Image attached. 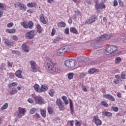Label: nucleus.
I'll list each match as a JSON object with an SVG mask.
<instances>
[{"instance_id": "obj_36", "label": "nucleus", "mask_w": 126, "mask_h": 126, "mask_svg": "<svg viewBox=\"0 0 126 126\" xmlns=\"http://www.w3.org/2000/svg\"><path fill=\"white\" fill-rule=\"evenodd\" d=\"M73 73H69L67 74V77L68 79L70 80V79H72V78H73Z\"/></svg>"}, {"instance_id": "obj_45", "label": "nucleus", "mask_w": 126, "mask_h": 126, "mask_svg": "<svg viewBox=\"0 0 126 126\" xmlns=\"http://www.w3.org/2000/svg\"><path fill=\"white\" fill-rule=\"evenodd\" d=\"M121 58L117 57L115 59V63H121Z\"/></svg>"}, {"instance_id": "obj_47", "label": "nucleus", "mask_w": 126, "mask_h": 126, "mask_svg": "<svg viewBox=\"0 0 126 126\" xmlns=\"http://www.w3.org/2000/svg\"><path fill=\"white\" fill-rule=\"evenodd\" d=\"M56 32H57V31L56 30V29L55 28L52 29V32H51L52 36H54Z\"/></svg>"}, {"instance_id": "obj_58", "label": "nucleus", "mask_w": 126, "mask_h": 126, "mask_svg": "<svg viewBox=\"0 0 126 126\" xmlns=\"http://www.w3.org/2000/svg\"><path fill=\"white\" fill-rule=\"evenodd\" d=\"M113 6H118V1L114 0L113 2Z\"/></svg>"}, {"instance_id": "obj_8", "label": "nucleus", "mask_w": 126, "mask_h": 126, "mask_svg": "<svg viewBox=\"0 0 126 126\" xmlns=\"http://www.w3.org/2000/svg\"><path fill=\"white\" fill-rule=\"evenodd\" d=\"M35 35H37V32L33 30L27 32L25 37L27 39H33Z\"/></svg>"}, {"instance_id": "obj_34", "label": "nucleus", "mask_w": 126, "mask_h": 126, "mask_svg": "<svg viewBox=\"0 0 126 126\" xmlns=\"http://www.w3.org/2000/svg\"><path fill=\"white\" fill-rule=\"evenodd\" d=\"M21 25L24 27V28H25L26 29H27V26L28 25V22H23L21 23Z\"/></svg>"}, {"instance_id": "obj_2", "label": "nucleus", "mask_w": 126, "mask_h": 126, "mask_svg": "<svg viewBox=\"0 0 126 126\" xmlns=\"http://www.w3.org/2000/svg\"><path fill=\"white\" fill-rule=\"evenodd\" d=\"M105 51L110 55L115 56L118 52V47L115 45H110L106 47Z\"/></svg>"}, {"instance_id": "obj_29", "label": "nucleus", "mask_w": 126, "mask_h": 126, "mask_svg": "<svg viewBox=\"0 0 126 126\" xmlns=\"http://www.w3.org/2000/svg\"><path fill=\"white\" fill-rule=\"evenodd\" d=\"M7 108H8V103L6 102L0 108V110H1V111H4V110H6V109H7Z\"/></svg>"}, {"instance_id": "obj_38", "label": "nucleus", "mask_w": 126, "mask_h": 126, "mask_svg": "<svg viewBox=\"0 0 126 126\" xmlns=\"http://www.w3.org/2000/svg\"><path fill=\"white\" fill-rule=\"evenodd\" d=\"M56 104L58 106H60L61 105L63 104V101L60 99H57L56 100Z\"/></svg>"}, {"instance_id": "obj_10", "label": "nucleus", "mask_w": 126, "mask_h": 126, "mask_svg": "<svg viewBox=\"0 0 126 126\" xmlns=\"http://www.w3.org/2000/svg\"><path fill=\"white\" fill-rule=\"evenodd\" d=\"M94 121L96 125V126H101L102 125V121L99 119L98 116H95L94 117Z\"/></svg>"}, {"instance_id": "obj_48", "label": "nucleus", "mask_w": 126, "mask_h": 126, "mask_svg": "<svg viewBox=\"0 0 126 126\" xmlns=\"http://www.w3.org/2000/svg\"><path fill=\"white\" fill-rule=\"evenodd\" d=\"M111 109L112 110V111H114V112H118V111H119V108L117 107H112Z\"/></svg>"}, {"instance_id": "obj_54", "label": "nucleus", "mask_w": 126, "mask_h": 126, "mask_svg": "<svg viewBox=\"0 0 126 126\" xmlns=\"http://www.w3.org/2000/svg\"><path fill=\"white\" fill-rule=\"evenodd\" d=\"M118 2L120 6H124V3L123 2V1H122L121 0H119Z\"/></svg>"}, {"instance_id": "obj_33", "label": "nucleus", "mask_w": 126, "mask_h": 126, "mask_svg": "<svg viewBox=\"0 0 126 126\" xmlns=\"http://www.w3.org/2000/svg\"><path fill=\"white\" fill-rule=\"evenodd\" d=\"M66 25V24H65V23L63 21H61L58 24L59 27H65Z\"/></svg>"}, {"instance_id": "obj_27", "label": "nucleus", "mask_w": 126, "mask_h": 126, "mask_svg": "<svg viewBox=\"0 0 126 126\" xmlns=\"http://www.w3.org/2000/svg\"><path fill=\"white\" fill-rule=\"evenodd\" d=\"M27 6H28V7H31V8L35 7V6H36V3H35L34 2H29L27 4Z\"/></svg>"}, {"instance_id": "obj_46", "label": "nucleus", "mask_w": 126, "mask_h": 126, "mask_svg": "<svg viewBox=\"0 0 126 126\" xmlns=\"http://www.w3.org/2000/svg\"><path fill=\"white\" fill-rule=\"evenodd\" d=\"M69 107L70 109H73V103L72 102V100L71 99L69 100Z\"/></svg>"}, {"instance_id": "obj_18", "label": "nucleus", "mask_w": 126, "mask_h": 126, "mask_svg": "<svg viewBox=\"0 0 126 126\" xmlns=\"http://www.w3.org/2000/svg\"><path fill=\"white\" fill-rule=\"evenodd\" d=\"M4 43L8 47L13 46V42H9V40L7 39H4Z\"/></svg>"}, {"instance_id": "obj_64", "label": "nucleus", "mask_w": 126, "mask_h": 126, "mask_svg": "<svg viewBox=\"0 0 126 126\" xmlns=\"http://www.w3.org/2000/svg\"><path fill=\"white\" fill-rule=\"evenodd\" d=\"M75 126H80L81 125H80V122H76V123H75Z\"/></svg>"}, {"instance_id": "obj_32", "label": "nucleus", "mask_w": 126, "mask_h": 126, "mask_svg": "<svg viewBox=\"0 0 126 126\" xmlns=\"http://www.w3.org/2000/svg\"><path fill=\"white\" fill-rule=\"evenodd\" d=\"M39 87H40L39 86V85L37 84H35L33 86L34 90H35V91L38 92L39 93H40V88H39Z\"/></svg>"}, {"instance_id": "obj_56", "label": "nucleus", "mask_w": 126, "mask_h": 126, "mask_svg": "<svg viewBox=\"0 0 126 126\" xmlns=\"http://www.w3.org/2000/svg\"><path fill=\"white\" fill-rule=\"evenodd\" d=\"M85 1L86 3H88V4H91V3H92V0H85Z\"/></svg>"}, {"instance_id": "obj_16", "label": "nucleus", "mask_w": 126, "mask_h": 126, "mask_svg": "<svg viewBox=\"0 0 126 126\" xmlns=\"http://www.w3.org/2000/svg\"><path fill=\"white\" fill-rule=\"evenodd\" d=\"M16 31L15 29H7L5 30L6 33H9L10 34H13L15 33Z\"/></svg>"}, {"instance_id": "obj_6", "label": "nucleus", "mask_w": 126, "mask_h": 126, "mask_svg": "<svg viewBox=\"0 0 126 126\" xmlns=\"http://www.w3.org/2000/svg\"><path fill=\"white\" fill-rule=\"evenodd\" d=\"M76 65V61L73 59L66 60L64 62V65L66 67H74Z\"/></svg>"}, {"instance_id": "obj_39", "label": "nucleus", "mask_w": 126, "mask_h": 126, "mask_svg": "<svg viewBox=\"0 0 126 126\" xmlns=\"http://www.w3.org/2000/svg\"><path fill=\"white\" fill-rule=\"evenodd\" d=\"M36 111H37V108H33L30 110V113L32 115H33V114H34V113H36Z\"/></svg>"}, {"instance_id": "obj_24", "label": "nucleus", "mask_w": 126, "mask_h": 126, "mask_svg": "<svg viewBox=\"0 0 126 126\" xmlns=\"http://www.w3.org/2000/svg\"><path fill=\"white\" fill-rule=\"evenodd\" d=\"M40 114L43 118H46V109H40Z\"/></svg>"}, {"instance_id": "obj_30", "label": "nucleus", "mask_w": 126, "mask_h": 126, "mask_svg": "<svg viewBox=\"0 0 126 126\" xmlns=\"http://www.w3.org/2000/svg\"><path fill=\"white\" fill-rule=\"evenodd\" d=\"M70 32L71 33H73L74 34H77L78 32L77 30L74 27H71L70 28Z\"/></svg>"}, {"instance_id": "obj_53", "label": "nucleus", "mask_w": 126, "mask_h": 126, "mask_svg": "<svg viewBox=\"0 0 126 126\" xmlns=\"http://www.w3.org/2000/svg\"><path fill=\"white\" fill-rule=\"evenodd\" d=\"M34 101L33 100V99L31 98H30L28 99V102H29V103H30L31 104H33V102Z\"/></svg>"}, {"instance_id": "obj_12", "label": "nucleus", "mask_w": 126, "mask_h": 126, "mask_svg": "<svg viewBox=\"0 0 126 126\" xmlns=\"http://www.w3.org/2000/svg\"><path fill=\"white\" fill-rule=\"evenodd\" d=\"M103 96L104 98H105V99H108V100H110V101H115V98L113 97V96L111 94H104Z\"/></svg>"}, {"instance_id": "obj_51", "label": "nucleus", "mask_w": 126, "mask_h": 126, "mask_svg": "<svg viewBox=\"0 0 126 126\" xmlns=\"http://www.w3.org/2000/svg\"><path fill=\"white\" fill-rule=\"evenodd\" d=\"M64 33H66L67 35H68V34H69V29H68V28L64 29Z\"/></svg>"}, {"instance_id": "obj_5", "label": "nucleus", "mask_w": 126, "mask_h": 126, "mask_svg": "<svg viewBox=\"0 0 126 126\" xmlns=\"http://www.w3.org/2000/svg\"><path fill=\"white\" fill-rule=\"evenodd\" d=\"M69 51H70V46L67 45L63 46L58 51L57 55L58 56H62V55H63L64 53L69 52Z\"/></svg>"}, {"instance_id": "obj_49", "label": "nucleus", "mask_w": 126, "mask_h": 126, "mask_svg": "<svg viewBox=\"0 0 126 126\" xmlns=\"http://www.w3.org/2000/svg\"><path fill=\"white\" fill-rule=\"evenodd\" d=\"M121 78L122 79H126V73L125 72L122 73Z\"/></svg>"}, {"instance_id": "obj_42", "label": "nucleus", "mask_w": 126, "mask_h": 126, "mask_svg": "<svg viewBox=\"0 0 126 126\" xmlns=\"http://www.w3.org/2000/svg\"><path fill=\"white\" fill-rule=\"evenodd\" d=\"M31 70L32 72H37V68H36V66L31 67Z\"/></svg>"}, {"instance_id": "obj_37", "label": "nucleus", "mask_w": 126, "mask_h": 126, "mask_svg": "<svg viewBox=\"0 0 126 126\" xmlns=\"http://www.w3.org/2000/svg\"><path fill=\"white\" fill-rule=\"evenodd\" d=\"M30 63L31 65V67L36 66V65H37L36 62H35V61H31L30 62Z\"/></svg>"}, {"instance_id": "obj_40", "label": "nucleus", "mask_w": 126, "mask_h": 126, "mask_svg": "<svg viewBox=\"0 0 126 126\" xmlns=\"http://www.w3.org/2000/svg\"><path fill=\"white\" fill-rule=\"evenodd\" d=\"M100 104L102 105V106H104V107H109V104L106 103V101L104 100L101 101Z\"/></svg>"}, {"instance_id": "obj_14", "label": "nucleus", "mask_w": 126, "mask_h": 126, "mask_svg": "<svg viewBox=\"0 0 126 126\" xmlns=\"http://www.w3.org/2000/svg\"><path fill=\"white\" fill-rule=\"evenodd\" d=\"M102 116H104V117H107V118H111L112 116H113V113L107 112V111H102Z\"/></svg>"}, {"instance_id": "obj_23", "label": "nucleus", "mask_w": 126, "mask_h": 126, "mask_svg": "<svg viewBox=\"0 0 126 126\" xmlns=\"http://www.w3.org/2000/svg\"><path fill=\"white\" fill-rule=\"evenodd\" d=\"M18 6L21 9H24V10H26V6L23 3L19 2L18 3Z\"/></svg>"}, {"instance_id": "obj_9", "label": "nucleus", "mask_w": 126, "mask_h": 126, "mask_svg": "<svg viewBox=\"0 0 126 126\" xmlns=\"http://www.w3.org/2000/svg\"><path fill=\"white\" fill-rule=\"evenodd\" d=\"M97 20V17L95 16H91L89 19L86 20L85 23V24H91V23H94Z\"/></svg>"}, {"instance_id": "obj_44", "label": "nucleus", "mask_w": 126, "mask_h": 126, "mask_svg": "<svg viewBox=\"0 0 126 126\" xmlns=\"http://www.w3.org/2000/svg\"><path fill=\"white\" fill-rule=\"evenodd\" d=\"M48 112L49 114H53L54 110H53V109L52 108H51V107H48Z\"/></svg>"}, {"instance_id": "obj_25", "label": "nucleus", "mask_w": 126, "mask_h": 126, "mask_svg": "<svg viewBox=\"0 0 126 126\" xmlns=\"http://www.w3.org/2000/svg\"><path fill=\"white\" fill-rule=\"evenodd\" d=\"M56 93V91L54 89H51L48 92V94L51 96V97H54L55 94Z\"/></svg>"}, {"instance_id": "obj_31", "label": "nucleus", "mask_w": 126, "mask_h": 126, "mask_svg": "<svg viewBox=\"0 0 126 126\" xmlns=\"http://www.w3.org/2000/svg\"><path fill=\"white\" fill-rule=\"evenodd\" d=\"M17 85H18V83L17 82H13V83H12L11 84H9L8 85V87H9V88H10L11 87H16L17 86Z\"/></svg>"}, {"instance_id": "obj_13", "label": "nucleus", "mask_w": 126, "mask_h": 126, "mask_svg": "<svg viewBox=\"0 0 126 126\" xmlns=\"http://www.w3.org/2000/svg\"><path fill=\"white\" fill-rule=\"evenodd\" d=\"M22 49L25 53H29V46H27L26 44H23L22 45Z\"/></svg>"}, {"instance_id": "obj_11", "label": "nucleus", "mask_w": 126, "mask_h": 126, "mask_svg": "<svg viewBox=\"0 0 126 126\" xmlns=\"http://www.w3.org/2000/svg\"><path fill=\"white\" fill-rule=\"evenodd\" d=\"M95 9H102V8H105L106 6L103 3H101L99 4L94 5Z\"/></svg>"}, {"instance_id": "obj_20", "label": "nucleus", "mask_w": 126, "mask_h": 126, "mask_svg": "<svg viewBox=\"0 0 126 126\" xmlns=\"http://www.w3.org/2000/svg\"><path fill=\"white\" fill-rule=\"evenodd\" d=\"M96 71H97V72H99V70H97L96 68H92L89 70L88 73L90 74H93V73H94V72H96Z\"/></svg>"}, {"instance_id": "obj_3", "label": "nucleus", "mask_w": 126, "mask_h": 126, "mask_svg": "<svg viewBox=\"0 0 126 126\" xmlns=\"http://www.w3.org/2000/svg\"><path fill=\"white\" fill-rule=\"evenodd\" d=\"M110 38L111 35L104 34L101 35L99 37L96 38V39L95 40V44L96 45H99V44L101 43V41H106V40H108Z\"/></svg>"}, {"instance_id": "obj_62", "label": "nucleus", "mask_w": 126, "mask_h": 126, "mask_svg": "<svg viewBox=\"0 0 126 126\" xmlns=\"http://www.w3.org/2000/svg\"><path fill=\"white\" fill-rule=\"evenodd\" d=\"M117 96L119 97V98H121L122 97V94L120 93H117Z\"/></svg>"}, {"instance_id": "obj_28", "label": "nucleus", "mask_w": 126, "mask_h": 126, "mask_svg": "<svg viewBox=\"0 0 126 126\" xmlns=\"http://www.w3.org/2000/svg\"><path fill=\"white\" fill-rule=\"evenodd\" d=\"M0 70L1 71L2 70H6V66H5V64L4 63H2L0 65Z\"/></svg>"}, {"instance_id": "obj_57", "label": "nucleus", "mask_w": 126, "mask_h": 126, "mask_svg": "<svg viewBox=\"0 0 126 126\" xmlns=\"http://www.w3.org/2000/svg\"><path fill=\"white\" fill-rule=\"evenodd\" d=\"M75 14L77 16H79V15H80V12L79 11H78V10L75 11Z\"/></svg>"}, {"instance_id": "obj_43", "label": "nucleus", "mask_w": 126, "mask_h": 126, "mask_svg": "<svg viewBox=\"0 0 126 126\" xmlns=\"http://www.w3.org/2000/svg\"><path fill=\"white\" fill-rule=\"evenodd\" d=\"M13 25H14L13 23L11 22V23H8L7 24L6 27H7V28H11V27H12L13 26Z\"/></svg>"}, {"instance_id": "obj_50", "label": "nucleus", "mask_w": 126, "mask_h": 126, "mask_svg": "<svg viewBox=\"0 0 126 126\" xmlns=\"http://www.w3.org/2000/svg\"><path fill=\"white\" fill-rule=\"evenodd\" d=\"M58 107L61 111H63L64 110V106L63 104L58 106Z\"/></svg>"}, {"instance_id": "obj_61", "label": "nucleus", "mask_w": 126, "mask_h": 126, "mask_svg": "<svg viewBox=\"0 0 126 126\" xmlns=\"http://www.w3.org/2000/svg\"><path fill=\"white\" fill-rule=\"evenodd\" d=\"M4 8V4L0 2V9Z\"/></svg>"}, {"instance_id": "obj_1", "label": "nucleus", "mask_w": 126, "mask_h": 126, "mask_svg": "<svg viewBox=\"0 0 126 126\" xmlns=\"http://www.w3.org/2000/svg\"><path fill=\"white\" fill-rule=\"evenodd\" d=\"M46 60L47 62L45 63V67L48 70H49L51 73H61L62 72L61 70L55 67V64L51 59L47 58Z\"/></svg>"}, {"instance_id": "obj_55", "label": "nucleus", "mask_w": 126, "mask_h": 126, "mask_svg": "<svg viewBox=\"0 0 126 126\" xmlns=\"http://www.w3.org/2000/svg\"><path fill=\"white\" fill-rule=\"evenodd\" d=\"M13 64V63L12 62H8V66L9 67H12V65Z\"/></svg>"}, {"instance_id": "obj_60", "label": "nucleus", "mask_w": 126, "mask_h": 126, "mask_svg": "<svg viewBox=\"0 0 126 126\" xmlns=\"http://www.w3.org/2000/svg\"><path fill=\"white\" fill-rule=\"evenodd\" d=\"M42 31H43V28L37 29V32L38 33H42Z\"/></svg>"}, {"instance_id": "obj_41", "label": "nucleus", "mask_w": 126, "mask_h": 126, "mask_svg": "<svg viewBox=\"0 0 126 126\" xmlns=\"http://www.w3.org/2000/svg\"><path fill=\"white\" fill-rule=\"evenodd\" d=\"M12 53L13 54V55H18V56L20 55V52L17 50H12Z\"/></svg>"}, {"instance_id": "obj_52", "label": "nucleus", "mask_w": 126, "mask_h": 126, "mask_svg": "<svg viewBox=\"0 0 126 126\" xmlns=\"http://www.w3.org/2000/svg\"><path fill=\"white\" fill-rule=\"evenodd\" d=\"M11 38L14 41H17V39H18V38L17 37V36H16V35H13L11 36Z\"/></svg>"}, {"instance_id": "obj_7", "label": "nucleus", "mask_w": 126, "mask_h": 126, "mask_svg": "<svg viewBox=\"0 0 126 126\" xmlns=\"http://www.w3.org/2000/svg\"><path fill=\"white\" fill-rule=\"evenodd\" d=\"M33 99L36 104H39V105H44L45 104V101H44L42 96L40 95H35L33 97Z\"/></svg>"}, {"instance_id": "obj_21", "label": "nucleus", "mask_w": 126, "mask_h": 126, "mask_svg": "<svg viewBox=\"0 0 126 126\" xmlns=\"http://www.w3.org/2000/svg\"><path fill=\"white\" fill-rule=\"evenodd\" d=\"M22 72L20 70H17L15 72V75L17 76V77H18V78H22Z\"/></svg>"}, {"instance_id": "obj_35", "label": "nucleus", "mask_w": 126, "mask_h": 126, "mask_svg": "<svg viewBox=\"0 0 126 126\" xmlns=\"http://www.w3.org/2000/svg\"><path fill=\"white\" fill-rule=\"evenodd\" d=\"M62 99L63 102L65 103V105H68V100H67V97L65 96H63Z\"/></svg>"}, {"instance_id": "obj_4", "label": "nucleus", "mask_w": 126, "mask_h": 126, "mask_svg": "<svg viewBox=\"0 0 126 126\" xmlns=\"http://www.w3.org/2000/svg\"><path fill=\"white\" fill-rule=\"evenodd\" d=\"M25 113H26V110L25 108L19 107L18 111H16L15 113L14 116L17 117V118H19V119H21V118H22V117L25 115Z\"/></svg>"}, {"instance_id": "obj_15", "label": "nucleus", "mask_w": 126, "mask_h": 126, "mask_svg": "<svg viewBox=\"0 0 126 126\" xmlns=\"http://www.w3.org/2000/svg\"><path fill=\"white\" fill-rule=\"evenodd\" d=\"M48 90V87L45 85H41V87L40 88V93H42V92H45Z\"/></svg>"}, {"instance_id": "obj_17", "label": "nucleus", "mask_w": 126, "mask_h": 126, "mask_svg": "<svg viewBox=\"0 0 126 126\" xmlns=\"http://www.w3.org/2000/svg\"><path fill=\"white\" fill-rule=\"evenodd\" d=\"M40 22L43 24H47V21H46V19H45V17L43 15H40Z\"/></svg>"}, {"instance_id": "obj_26", "label": "nucleus", "mask_w": 126, "mask_h": 126, "mask_svg": "<svg viewBox=\"0 0 126 126\" xmlns=\"http://www.w3.org/2000/svg\"><path fill=\"white\" fill-rule=\"evenodd\" d=\"M18 91L17 89L15 88H12V90L10 92V95H14V94H16L17 93Z\"/></svg>"}, {"instance_id": "obj_63", "label": "nucleus", "mask_w": 126, "mask_h": 126, "mask_svg": "<svg viewBox=\"0 0 126 126\" xmlns=\"http://www.w3.org/2000/svg\"><path fill=\"white\" fill-rule=\"evenodd\" d=\"M74 125V121H71L70 122V126H73Z\"/></svg>"}, {"instance_id": "obj_22", "label": "nucleus", "mask_w": 126, "mask_h": 126, "mask_svg": "<svg viewBox=\"0 0 126 126\" xmlns=\"http://www.w3.org/2000/svg\"><path fill=\"white\" fill-rule=\"evenodd\" d=\"M62 37L59 35L57 37H55L53 40L54 43H58V42H60V41H62Z\"/></svg>"}, {"instance_id": "obj_19", "label": "nucleus", "mask_w": 126, "mask_h": 126, "mask_svg": "<svg viewBox=\"0 0 126 126\" xmlns=\"http://www.w3.org/2000/svg\"><path fill=\"white\" fill-rule=\"evenodd\" d=\"M27 29H32L34 27V23L32 21H29L28 22Z\"/></svg>"}, {"instance_id": "obj_59", "label": "nucleus", "mask_w": 126, "mask_h": 126, "mask_svg": "<svg viewBox=\"0 0 126 126\" xmlns=\"http://www.w3.org/2000/svg\"><path fill=\"white\" fill-rule=\"evenodd\" d=\"M9 76L10 78H13L14 77V74H13V73H10L9 74Z\"/></svg>"}]
</instances>
